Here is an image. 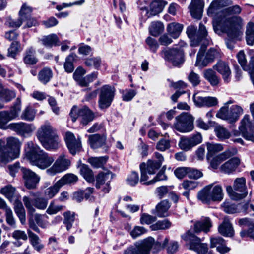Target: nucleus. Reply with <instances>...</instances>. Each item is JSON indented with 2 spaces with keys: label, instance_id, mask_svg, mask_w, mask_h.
I'll use <instances>...</instances> for the list:
<instances>
[{
  "label": "nucleus",
  "instance_id": "nucleus-55",
  "mask_svg": "<svg viewBox=\"0 0 254 254\" xmlns=\"http://www.w3.org/2000/svg\"><path fill=\"white\" fill-rule=\"evenodd\" d=\"M32 8L26 3H24L22 5L19 12V17L23 21L31 16L32 12Z\"/></svg>",
  "mask_w": 254,
  "mask_h": 254
},
{
  "label": "nucleus",
  "instance_id": "nucleus-22",
  "mask_svg": "<svg viewBox=\"0 0 254 254\" xmlns=\"http://www.w3.org/2000/svg\"><path fill=\"white\" fill-rule=\"evenodd\" d=\"M237 153V149L234 148H231L213 157L210 162L211 167L214 169H219L220 165L222 162L235 155Z\"/></svg>",
  "mask_w": 254,
  "mask_h": 254
},
{
  "label": "nucleus",
  "instance_id": "nucleus-25",
  "mask_svg": "<svg viewBox=\"0 0 254 254\" xmlns=\"http://www.w3.org/2000/svg\"><path fill=\"white\" fill-rule=\"evenodd\" d=\"M240 163V159L238 157H233L221 165L219 171L221 173L230 175L236 171Z\"/></svg>",
  "mask_w": 254,
  "mask_h": 254
},
{
  "label": "nucleus",
  "instance_id": "nucleus-14",
  "mask_svg": "<svg viewBox=\"0 0 254 254\" xmlns=\"http://www.w3.org/2000/svg\"><path fill=\"white\" fill-rule=\"evenodd\" d=\"M184 239L189 242V249L194 251L197 254H206L208 252V245L201 243V240L193 233L189 231L184 236Z\"/></svg>",
  "mask_w": 254,
  "mask_h": 254
},
{
  "label": "nucleus",
  "instance_id": "nucleus-2",
  "mask_svg": "<svg viewBox=\"0 0 254 254\" xmlns=\"http://www.w3.org/2000/svg\"><path fill=\"white\" fill-rule=\"evenodd\" d=\"M25 155L30 163L41 169H45L51 166L55 158L41 149L32 141L27 142L25 145Z\"/></svg>",
  "mask_w": 254,
  "mask_h": 254
},
{
  "label": "nucleus",
  "instance_id": "nucleus-19",
  "mask_svg": "<svg viewBox=\"0 0 254 254\" xmlns=\"http://www.w3.org/2000/svg\"><path fill=\"white\" fill-rule=\"evenodd\" d=\"M112 179V174L110 171L101 172L96 178V187L101 190L105 193L110 190V183Z\"/></svg>",
  "mask_w": 254,
  "mask_h": 254
},
{
  "label": "nucleus",
  "instance_id": "nucleus-29",
  "mask_svg": "<svg viewBox=\"0 0 254 254\" xmlns=\"http://www.w3.org/2000/svg\"><path fill=\"white\" fill-rule=\"evenodd\" d=\"M0 191L11 203L21 198V196L16 192L15 188L11 185H8L1 188Z\"/></svg>",
  "mask_w": 254,
  "mask_h": 254
},
{
  "label": "nucleus",
  "instance_id": "nucleus-59",
  "mask_svg": "<svg viewBox=\"0 0 254 254\" xmlns=\"http://www.w3.org/2000/svg\"><path fill=\"white\" fill-rule=\"evenodd\" d=\"M75 55L73 54L69 55L66 58L65 62L64 64V68L65 70L68 73H71L74 70L73 61L75 58Z\"/></svg>",
  "mask_w": 254,
  "mask_h": 254
},
{
  "label": "nucleus",
  "instance_id": "nucleus-44",
  "mask_svg": "<svg viewBox=\"0 0 254 254\" xmlns=\"http://www.w3.org/2000/svg\"><path fill=\"white\" fill-rule=\"evenodd\" d=\"M80 172L81 175L88 182L91 183L94 181L93 172L87 165L85 164L81 165Z\"/></svg>",
  "mask_w": 254,
  "mask_h": 254
},
{
  "label": "nucleus",
  "instance_id": "nucleus-30",
  "mask_svg": "<svg viewBox=\"0 0 254 254\" xmlns=\"http://www.w3.org/2000/svg\"><path fill=\"white\" fill-rule=\"evenodd\" d=\"M212 226V222L209 217H202L199 221L195 223L194 229L196 233L201 231L207 233L210 231V228Z\"/></svg>",
  "mask_w": 254,
  "mask_h": 254
},
{
  "label": "nucleus",
  "instance_id": "nucleus-15",
  "mask_svg": "<svg viewBox=\"0 0 254 254\" xmlns=\"http://www.w3.org/2000/svg\"><path fill=\"white\" fill-rule=\"evenodd\" d=\"M24 204L26 208L28 214L33 216L35 212V208L40 210H44L46 208L48 200L45 197H37L31 199L29 196H24L23 197Z\"/></svg>",
  "mask_w": 254,
  "mask_h": 254
},
{
  "label": "nucleus",
  "instance_id": "nucleus-36",
  "mask_svg": "<svg viewBox=\"0 0 254 254\" xmlns=\"http://www.w3.org/2000/svg\"><path fill=\"white\" fill-rule=\"evenodd\" d=\"M24 62L26 64L33 65L38 62V58L36 57V52L32 47L27 48L23 57Z\"/></svg>",
  "mask_w": 254,
  "mask_h": 254
},
{
  "label": "nucleus",
  "instance_id": "nucleus-12",
  "mask_svg": "<svg viewBox=\"0 0 254 254\" xmlns=\"http://www.w3.org/2000/svg\"><path fill=\"white\" fill-rule=\"evenodd\" d=\"M114 87L105 85L99 89V107L101 109L108 108L111 104L115 94Z\"/></svg>",
  "mask_w": 254,
  "mask_h": 254
},
{
  "label": "nucleus",
  "instance_id": "nucleus-47",
  "mask_svg": "<svg viewBox=\"0 0 254 254\" xmlns=\"http://www.w3.org/2000/svg\"><path fill=\"white\" fill-rule=\"evenodd\" d=\"M36 111L30 106H27L22 112L20 118L22 120L27 121H32L34 120Z\"/></svg>",
  "mask_w": 254,
  "mask_h": 254
},
{
  "label": "nucleus",
  "instance_id": "nucleus-8",
  "mask_svg": "<svg viewBox=\"0 0 254 254\" xmlns=\"http://www.w3.org/2000/svg\"><path fill=\"white\" fill-rule=\"evenodd\" d=\"M226 191L231 198L234 200H239L245 197L247 192L246 191V179L244 177L236 178L231 186H227Z\"/></svg>",
  "mask_w": 254,
  "mask_h": 254
},
{
  "label": "nucleus",
  "instance_id": "nucleus-20",
  "mask_svg": "<svg viewBox=\"0 0 254 254\" xmlns=\"http://www.w3.org/2000/svg\"><path fill=\"white\" fill-rule=\"evenodd\" d=\"M21 170L23 174L25 187L28 189H36L40 177L29 169L22 167Z\"/></svg>",
  "mask_w": 254,
  "mask_h": 254
},
{
  "label": "nucleus",
  "instance_id": "nucleus-24",
  "mask_svg": "<svg viewBox=\"0 0 254 254\" xmlns=\"http://www.w3.org/2000/svg\"><path fill=\"white\" fill-rule=\"evenodd\" d=\"M8 127L10 129L21 135L30 133L35 129L33 125L23 122L11 123Z\"/></svg>",
  "mask_w": 254,
  "mask_h": 254
},
{
  "label": "nucleus",
  "instance_id": "nucleus-18",
  "mask_svg": "<svg viewBox=\"0 0 254 254\" xmlns=\"http://www.w3.org/2000/svg\"><path fill=\"white\" fill-rule=\"evenodd\" d=\"M70 165V161L66 158L64 154L61 155L56 160L53 166L46 171L50 175H54L66 170Z\"/></svg>",
  "mask_w": 254,
  "mask_h": 254
},
{
  "label": "nucleus",
  "instance_id": "nucleus-35",
  "mask_svg": "<svg viewBox=\"0 0 254 254\" xmlns=\"http://www.w3.org/2000/svg\"><path fill=\"white\" fill-rule=\"evenodd\" d=\"M78 115L81 118V123L83 125H86L89 122L92 121L94 116L92 112L87 107L80 109L78 112Z\"/></svg>",
  "mask_w": 254,
  "mask_h": 254
},
{
  "label": "nucleus",
  "instance_id": "nucleus-13",
  "mask_svg": "<svg viewBox=\"0 0 254 254\" xmlns=\"http://www.w3.org/2000/svg\"><path fill=\"white\" fill-rule=\"evenodd\" d=\"M175 128L180 132H190L193 129V117L190 114L184 113L175 118Z\"/></svg>",
  "mask_w": 254,
  "mask_h": 254
},
{
  "label": "nucleus",
  "instance_id": "nucleus-28",
  "mask_svg": "<svg viewBox=\"0 0 254 254\" xmlns=\"http://www.w3.org/2000/svg\"><path fill=\"white\" fill-rule=\"evenodd\" d=\"M154 157L157 160H149L146 164V169L150 175L155 174L156 171L161 167L164 161L163 156L158 152L154 153Z\"/></svg>",
  "mask_w": 254,
  "mask_h": 254
},
{
  "label": "nucleus",
  "instance_id": "nucleus-21",
  "mask_svg": "<svg viewBox=\"0 0 254 254\" xmlns=\"http://www.w3.org/2000/svg\"><path fill=\"white\" fill-rule=\"evenodd\" d=\"M165 59L172 63L174 66H179L184 61L183 52L181 49H170L164 51Z\"/></svg>",
  "mask_w": 254,
  "mask_h": 254
},
{
  "label": "nucleus",
  "instance_id": "nucleus-53",
  "mask_svg": "<svg viewBox=\"0 0 254 254\" xmlns=\"http://www.w3.org/2000/svg\"><path fill=\"white\" fill-rule=\"evenodd\" d=\"M107 159V156L91 157L88 159V162L94 167L99 168L104 166Z\"/></svg>",
  "mask_w": 254,
  "mask_h": 254
},
{
  "label": "nucleus",
  "instance_id": "nucleus-5",
  "mask_svg": "<svg viewBox=\"0 0 254 254\" xmlns=\"http://www.w3.org/2000/svg\"><path fill=\"white\" fill-rule=\"evenodd\" d=\"M151 248L155 253L162 250V246L161 243L155 242L152 237H148L127 249L124 254H150Z\"/></svg>",
  "mask_w": 254,
  "mask_h": 254
},
{
  "label": "nucleus",
  "instance_id": "nucleus-6",
  "mask_svg": "<svg viewBox=\"0 0 254 254\" xmlns=\"http://www.w3.org/2000/svg\"><path fill=\"white\" fill-rule=\"evenodd\" d=\"M223 196L222 187L220 185H208L197 194L198 199L205 204H210L211 202H220L223 199Z\"/></svg>",
  "mask_w": 254,
  "mask_h": 254
},
{
  "label": "nucleus",
  "instance_id": "nucleus-50",
  "mask_svg": "<svg viewBox=\"0 0 254 254\" xmlns=\"http://www.w3.org/2000/svg\"><path fill=\"white\" fill-rule=\"evenodd\" d=\"M222 210L227 213L234 214L239 212V205L229 201H225L221 205Z\"/></svg>",
  "mask_w": 254,
  "mask_h": 254
},
{
  "label": "nucleus",
  "instance_id": "nucleus-33",
  "mask_svg": "<svg viewBox=\"0 0 254 254\" xmlns=\"http://www.w3.org/2000/svg\"><path fill=\"white\" fill-rule=\"evenodd\" d=\"M167 2L162 0L152 1L150 4V10L148 11V17L155 16L161 12Z\"/></svg>",
  "mask_w": 254,
  "mask_h": 254
},
{
  "label": "nucleus",
  "instance_id": "nucleus-56",
  "mask_svg": "<svg viewBox=\"0 0 254 254\" xmlns=\"http://www.w3.org/2000/svg\"><path fill=\"white\" fill-rule=\"evenodd\" d=\"M77 179L78 178L76 175L73 174H68L58 181V182L62 187L65 184L74 183L77 181Z\"/></svg>",
  "mask_w": 254,
  "mask_h": 254
},
{
  "label": "nucleus",
  "instance_id": "nucleus-63",
  "mask_svg": "<svg viewBox=\"0 0 254 254\" xmlns=\"http://www.w3.org/2000/svg\"><path fill=\"white\" fill-rule=\"evenodd\" d=\"M20 44L17 41H13L8 49V56L14 57L20 48Z\"/></svg>",
  "mask_w": 254,
  "mask_h": 254
},
{
  "label": "nucleus",
  "instance_id": "nucleus-16",
  "mask_svg": "<svg viewBox=\"0 0 254 254\" xmlns=\"http://www.w3.org/2000/svg\"><path fill=\"white\" fill-rule=\"evenodd\" d=\"M21 109V101L19 98H17L10 111L0 112V128H4L8 122L18 117Z\"/></svg>",
  "mask_w": 254,
  "mask_h": 254
},
{
  "label": "nucleus",
  "instance_id": "nucleus-31",
  "mask_svg": "<svg viewBox=\"0 0 254 254\" xmlns=\"http://www.w3.org/2000/svg\"><path fill=\"white\" fill-rule=\"evenodd\" d=\"M170 207V204L167 200H162L153 210L152 213L159 217H166L169 216L168 210Z\"/></svg>",
  "mask_w": 254,
  "mask_h": 254
},
{
  "label": "nucleus",
  "instance_id": "nucleus-61",
  "mask_svg": "<svg viewBox=\"0 0 254 254\" xmlns=\"http://www.w3.org/2000/svg\"><path fill=\"white\" fill-rule=\"evenodd\" d=\"M101 60L99 57L88 58L85 61V64L88 67L94 66L95 68L98 69L100 66Z\"/></svg>",
  "mask_w": 254,
  "mask_h": 254
},
{
  "label": "nucleus",
  "instance_id": "nucleus-52",
  "mask_svg": "<svg viewBox=\"0 0 254 254\" xmlns=\"http://www.w3.org/2000/svg\"><path fill=\"white\" fill-rule=\"evenodd\" d=\"M171 226V223L168 219L158 221L150 226L152 231L158 230H165L169 228Z\"/></svg>",
  "mask_w": 254,
  "mask_h": 254
},
{
  "label": "nucleus",
  "instance_id": "nucleus-26",
  "mask_svg": "<svg viewBox=\"0 0 254 254\" xmlns=\"http://www.w3.org/2000/svg\"><path fill=\"white\" fill-rule=\"evenodd\" d=\"M204 2L202 0H191L189 9L191 16L195 19H200L202 15Z\"/></svg>",
  "mask_w": 254,
  "mask_h": 254
},
{
  "label": "nucleus",
  "instance_id": "nucleus-49",
  "mask_svg": "<svg viewBox=\"0 0 254 254\" xmlns=\"http://www.w3.org/2000/svg\"><path fill=\"white\" fill-rule=\"evenodd\" d=\"M237 57L238 61L242 68L246 71H249V74H250V71L251 69V62L253 59L254 58V57H252L251 60L250 61L249 66L247 65V60L244 51H240L238 53Z\"/></svg>",
  "mask_w": 254,
  "mask_h": 254
},
{
  "label": "nucleus",
  "instance_id": "nucleus-64",
  "mask_svg": "<svg viewBox=\"0 0 254 254\" xmlns=\"http://www.w3.org/2000/svg\"><path fill=\"white\" fill-rule=\"evenodd\" d=\"M137 92L132 89H126L122 92V98L125 101H129L136 95Z\"/></svg>",
  "mask_w": 254,
  "mask_h": 254
},
{
  "label": "nucleus",
  "instance_id": "nucleus-40",
  "mask_svg": "<svg viewBox=\"0 0 254 254\" xmlns=\"http://www.w3.org/2000/svg\"><path fill=\"white\" fill-rule=\"evenodd\" d=\"M27 233L30 243L34 249L38 252L42 250L44 247V245L41 243V240L40 239L38 236L29 229L27 230Z\"/></svg>",
  "mask_w": 254,
  "mask_h": 254
},
{
  "label": "nucleus",
  "instance_id": "nucleus-45",
  "mask_svg": "<svg viewBox=\"0 0 254 254\" xmlns=\"http://www.w3.org/2000/svg\"><path fill=\"white\" fill-rule=\"evenodd\" d=\"M164 27L163 23L159 21L152 22L149 28L150 34L155 37L163 32Z\"/></svg>",
  "mask_w": 254,
  "mask_h": 254
},
{
  "label": "nucleus",
  "instance_id": "nucleus-41",
  "mask_svg": "<svg viewBox=\"0 0 254 254\" xmlns=\"http://www.w3.org/2000/svg\"><path fill=\"white\" fill-rule=\"evenodd\" d=\"M41 41L44 46L48 48H51L53 46L59 45L60 43L59 39L55 34H51L43 36Z\"/></svg>",
  "mask_w": 254,
  "mask_h": 254
},
{
  "label": "nucleus",
  "instance_id": "nucleus-3",
  "mask_svg": "<svg viewBox=\"0 0 254 254\" xmlns=\"http://www.w3.org/2000/svg\"><path fill=\"white\" fill-rule=\"evenodd\" d=\"M36 135L46 150L57 149L60 146V139L57 130L49 123H46L40 127L37 130Z\"/></svg>",
  "mask_w": 254,
  "mask_h": 254
},
{
  "label": "nucleus",
  "instance_id": "nucleus-11",
  "mask_svg": "<svg viewBox=\"0 0 254 254\" xmlns=\"http://www.w3.org/2000/svg\"><path fill=\"white\" fill-rule=\"evenodd\" d=\"M205 51V48L201 47L197 55V59L195 65L200 68L206 66L208 63L212 62L215 59L219 58L221 57L220 51L214 48L210 49L206 53L204 59L203 56Z\"/></svg>",
  "mask_w": 254,
  "mask_h": 254
},
{
  "label": "nucleus",
  "instance_id": "nucleus-51",
  "mask_svg": "<svg viewBox=\"0 0 254 254\" xmlns=\"http://www.w3.org/2000/svg\"><path fill=\"white\" fill-rule=\"evenodd\" d=\"M63 216L64 217L63 223L66 225V229L69 231L71 228L72 223L75 220V213L67 211L64 213Z\"/></svg>",
  "mask_w": 254,
  "mask_h": 254
},
{
  "label": "nucleus",
  "instance_id": "nucleus-57",
  "mask_svg": "<svg viewBox=\"0 0 254 254\" xmlns=\"http://www.w3.org/2000/svg\"><path fill=\"white\" fill-rule=\"evenodd\" d=\"M15 93L12 91L4 89L0 91V99L5 102H9L15 97Z\"/></svg>",
  "mask_w": 254,
  "mask_h": 254
},
{
  "label": "nucleus",
  "instance_id": "nucleus-9",
  "mask_svg": "<svg viewBox=\"0 0 254 254\" xmlns=\"http://www.w3.org/2000/svg\"><path fill=\"white\" fill-rule=\"evenodd\" d=\"M243 113V109L238 105H234L230 108L224 105L219 110L216 116L218 118L227 121L230 123H232L237 121Z\"/></svg>",
  "mask_w": 254,
  "mask_h": 254
},
{
  "label": "nucleus",
  "instance_id": "nucleus-17",
  "mask_svg": "<svg viewBox=\"0 0 254 254\" xmlns=\"http://www.w3.org/2000/svg\"><path fill=\"white\" fill-rule=\"evenodd\" d=\"M64 140L69 152L74 155L82 150L80 138H76L74 134L70 131L65 133Z\"/></svg>",
  "mask_w": 254,
  "mask_h": 254
},
{
  "label": "nucleus",
  "instance_id": "nucleus-54",
  "mask_svg": "<svg viewBox=\"0 0 254 254\" xmlns=\"http://www.w3.org/2000/svg\"><path fill=\"white\" fill-rule=\"evenodd\" d=\"M246 39L248 45H253L254 43V23H249L246 31Z\"/></svg>",
  "mask_w": 254,
  "mask_h": 254
},
{
  "label": "nucleus",
  "instance_id": "nucleus-7",
  "mask_svg": "<svg viewBox=\"0 0 254 254\" xmlns=\"http://www.w3.org/2000/svg\"><path fill=\"white\" fill-rule=\"evenodd\" d=\"M186 33L190 40V45L195 46L199 43L204 41V44H208L209 37L206 27L202 23L199 24V30L194 25L189 26L186 30Z\"/></svg>",
  "mask_w": 254,
  "mask_h": 254
},
{
  "label": "nucleus",
  "instance_id": "nucleus-34",
  "mask_svg": "<svg viewBox=\"0 0 254 254\" xmlns=\"http://www.w3.org/2000/svg\"><path fill=\"white\" fill-rule=\"evenodd\" d=\"M203 76L213 86L218 85L220 82V77L217 76L216 73L212 69L209 68L204 70L203 72Z\"/></svg>",
  "mask_w": 254,
  "mask_h": 254
},
{
  "label": "nucleus",
  "instance_id": "nucleus-10",
  "mask_svg": "<svg viewBox=\"0 0 254 254\" xmlns=\"http://www.w3.org/2000/svg\"><path fill=\"white\" fill-rule=\"evenodd\" d=\"M231 2L229 0H214L208 9V15L213 17L214 22L220 28L223 20V16L221 15V12L223 10L221 9L229 5Z\"/></svg>",
  "mask_w": 254,
  "mask_h": 254
},
{
  "label": "nucleus",
  "instance_id": "nucleus-46",
  "mask_svg": "<svg viewBox=\"0 0 254 254\" xmlns=\"http://www.w3.org/2000/svg\"><path fill=\"white\" fill-rule=\"evenodd\" d=\"M254 128V124L251 122L250 116L245 115L241 121V125L239 127V129L241 132L251 131Z\"/></svg>",
  "mask_w": 254,
  "mask_h": 254
},
{
  "label": "nucleus",
  "instance_id": "nucleus-27",
  "mask_svg": "<svg viewBox=\"0 0 254 254\" xmlns=\"http://www.w3.org/2000/svg\"><path fill=\"white\" fill-rule=\"evenodd\" d=\"M213 69L219 72L223 77L225 82L228 83L231 80V72L228 65L222 61H218L213 66Z\"/></svg>",
  "mask_w": 254,
  "mask_h": 254
},
{
  "label": "nucleus",
  "instance_id": "nucleus-32",
  "mask_svg": "<svg viewBox=\"0 0 254 254\" xmlns=\"http://www.w3.org/2000/svg\"><path fill=\"white\" fill-rule=\"evenodd\" d=\"M218 231L224 236L232 237L234 235V231L228 217H224L222 223L218 227Z\"/></svg>",
  "mask_w": 254,
  "mask_h": 254
},
{
  "label": "nucleus",
  "instance_id": "nucleus-62",
  "mask_svg": "<svg viewBox=\"0 0 254 254\" xmlns=\"http://www.w3.org/2000/svg\"><path fill=\"white\" fill-rule=\"evenodd\" d=\"M165 167L164 166L161 170H160L158 173L157 174V175L155 176V177L149 181H147V182L144 183L145 185H149L152 184H153L155 183L157 181H163L167 179V176L164 173V171L165 170Z\"/></svg>",
  "mask_w": 254,
  "mask_h": 254
},
{
  "label": "nucleus",
  "instance_id": "nucleus-37",
  "mask_svg": "<svg viewBox=\"0 0 254 254\" xmlns=\"http://www.w3.org/2000/svg\"><path fill=\"white\" fill-rule=\"evenodd\" d=\"M106 140L105 136H101L98 134L89 135V136L90 146L93 149L102 146L105 143Z\"/></svg>",
  "mask_w": 254,
  "mask_h": 254
},
{
  "label": "nucleus",
  "instance_id": "nucleus-39",
  "mask_svg": "<svg viewBox=\"0 0 254 254\" xmlns=\"http://www.w3.org/2000/svg\"><path fill=\"white\" fill-rule=\"evenodd\" d=\"M14 205V211L22 224L26 222V213L24 208L21 202V198L12 202Z\"/></svg>",
  "mask_w": 254,
  "mask_h": 254
},
{
  "label": "nucleus",
  "instance_id": "nucleus-43",
  "mask_svg": "<svg viewBox=\"0 0 254 254\" xmlns=\"http://www.w3.org/2000/svg\"><path fill=\"white\" fill-rule=\"evenodd\" d=\"M61 188V187L57 181L53 186L46 188L43 191L45 197L48 200L52 199L58 193Z\"/></svg>",
  "mask_w": 254,
  "mask_h": 254
},
{
  "label": "nucleus",
  "instance_id": "nucleus-42",
  "mask_svg": "<svg viewBox=\"0 0 254 254\" xmlns=\"http://www.w3.org/2000/svg\"><path fill=\"white\" fill-rule=\"evenodd\" d=\"M206 146L207 150L206 157L208 160H210L215 154L223 150V147L220 144L207 143Z\"/></svg>",
  "mask_w": 254,
  "mask_h": 254
},
{
  "label": "nucleus",
  "instance_id": "nucleus-38",
  "mask_svg": "<svg viewBox=\"0 0 254 254\" xmlns=\"http://www.w3.org/2000/svg\"><path fill=\"white\" fill-rule=\"evenodd\" d=\"M183 29V25L177 22L169 23L167 27L168 33L175 39L177 38L180 35Z\"/></svg>",
  "mask_w": 254,
  "mask_h": 254
},
{
  "label": "nucleus",
  "instance_id": "nucleus-23",
  "mask_svg": "<svg viewBox=\"0 0 254 254\" xmlns=\"http://www.w3.org/2000/svg\"><path fill=\"white\" fill-rule=\"evenodd\" d=\"M202 139V136L200 133H197L189 138L182 137L179 142V146L182 150L188 151L200 143Z\"/></svg>",
  "mask_w": 254,
  "mask_h": 254
},
{
  "label": "nucleus",
  "instance_id": "nucleus-60",
  "mask_svg": "<svg viewBox=\"0 0 254 254\" xmlns=\"http://www.w3.org/2000/svg\"><path fill=\"white\" fill-rule=\"evenodd\" d=\"M86 73V70L82 67H78L73 73V78L80 85L83 84L82 80L84 79L83 75Z\"/></svg>",
  "mask_w": 254,
  "mask_h": 254
},
{
  "label": "nucleus",
  "instance_id": "nucleus-48",
  "mask_svg": "<svg viewBox=\"0 0 254 254\" xmlns=\"http://www.w3.org/2000/svg\"><path fill=\"white\" fill-rule=\"evenodd\" d=\"M53 76L52 70L47 67H45L39 73V80L43 84L48 83Z\"/></svg>",
  "mask_w": 254,
  "mask_h": 254
},
{
  "label": "nucleus",
  "instance_id": "nucleus-58",
  "mask_svg": "<svg viewBox=\"0 0 254 254\" xmlns=\"http://www.w3.org/2000/svg\"><path fill=\"white\" fill-rule=\"evenodd\" d=\"M216 136L221 139H227L230 137V132L223 127L218 126L215 128Z\"/></svg>",
  "mask_w": 254,
  "mask_h": 254
},
{
  "label": "nucleus",
  "instance_id": "nucleus-1",
  "mask_svg": "<svg viewBox=\"0 0 254 254\" xmlns=\"http://www.w3.org/2000/svg\"><path fill=\"white\" fill-rule=\"evenodd\" d=\"M241 12V8L237 5L223 9L221 12V15L223 16L221 30L231 38L237 37L241 33L242 19L240 17L233 15Z\"/></svg>",
  "mask_w": 254,
  "mask_h": 254
},
{
  "label": "nucleus",
  "instance_id": "nucleus-4",
  "mask_svg": "<svg viewBox=\"0 0 254 254\" xmlns=\"http://www.w3.org/2000/svg\"><path fill=\"white\" fill-rule=\"evenodd\" d=\"M0 140V162H7L18 158L20 154L21 143L13 137L7 138L6 146H3Z\"/></svg>",
  "mask_w": 254,
  "mask_h": 254
}]
</instances>
